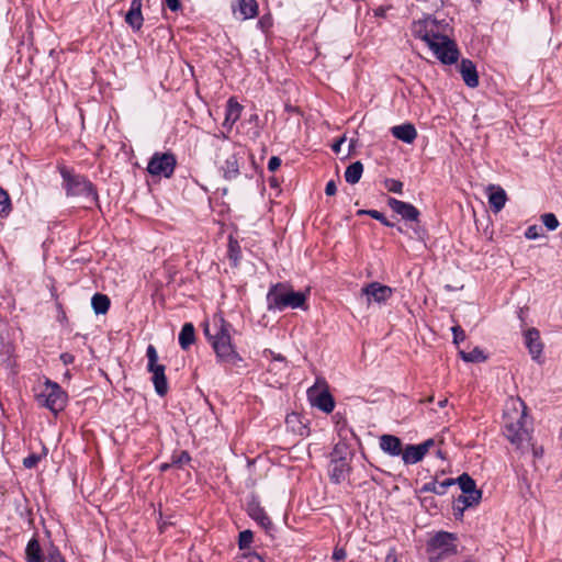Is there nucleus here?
Here are the masks:
<instances>
[{
    "label": "nucleus",
    "instance_id": "obj_46",
    "mask_svg": "<svg viewBox=\"0 0 562 562\" xmlns=\"http://www.w3.org/2000/svg\"><path fill=\"white\" fill-rule=\"evenodd\" d=\"M346 558V551L341 548H336L333 553V559L336 561H341Z\"/></svg>",
    "mask_w": 562,
    "mask_h": 562
},
{
    "label": "nucleus",
    "instance_id": "obj_1",
    "mask_svg": "<svg viewBox=\"0 0 562 562\" xmlns=\"http://www.w3.org/2000/svg\"><path fill=\"white\" fill-rule=\"evenodd\" d=\"M525 404L519 398H509L504 411V435L517 449L529 446L530 432L526 426Z\"/></svg>",
    "mask_w": 562,
    "mask_h": 562
},
{
    "label": "nucleus",
    "instance_id": "obj_41",
    "mask_svg": "<svg viewBox=\"0 0 562 562\" xmlns=\"http://www.w3.org/2000/svg\"><path fill=\"white\" fill-rule=\"evenodd\" d=\"M541 227L537 225L529 226L525 233L528 239H537L541 236Z\"/></svg>",
    "mask_w": 562,
    "mask_h": 562
},
{
    "label": "nucleus",
    "instance_id": "obj_9",
    "mask_svg": "<svg viewBox=\"0 0 562 562\" xmlns=\"http://www.w3.org/2000/svg\"><path fill=\"white\" fill-rule=\"evenodd\" d=\"M37 398L43 406L55 414L63 411L67 403L66 392L56 382L50 380L45 381Z\"/></svg>",
    "mask_w": 562,
    "mask_h": 562
},
{
    "label": "nucleus",
    "instance_id": "obj_25",
    "mask_svg": "<svg viewBox=\"0 0 562 562\" xmlns=\"http://www.w3.org/2000/svg\"><path fill=\"white\" fill-rule=\"evenodd\" d=\"M391 133L395 138L406 144H412L417 137V131L411 123L393 126Z\"/></svg>",
    "mask_w": 562,
    "mask_h": 562
},
{
    "label": "nucleus",
    "instance_id": "obj_47",
    "mask_svg": "<svg viewBox=\"0 0 562 562\" xmlns=\"http://www.w3.org/2000/svg\"><path fill=\"white\" fill-rule=\"evenodd\" d=\"M189 461H190V457H189L188 452H186V451H182L177 459H173V463H179V464L187 463Z\"/></svg>",
    "mask_w": 562,
    "mask_h": 562
},
{
    "label": "nucleus",
    "instance_id": "obj_11",
    "mask_svg": "<svg viewBox=\"0 0 562 562\" xmlns=\"http://www.w3.org/2000/svg\"><path fill=\"white\" fill-rule=\"evenodd\" d=\"M148 359L147 370L153 374L151 381L158 395L164 396L168 392V382L165 374V366L158 363V353L153 345L146 350Z\"/></svg>",
    "mask_w": 562,
    "mask_h": 562
},
{
    "label": "nucleus",
    "instance_id": "obj_19",
    "mask_svg": "<svg viewBox=\"0 0 562 562\" xmlns=\"http://www.w3.org/2000/svg\"><path fill=\"white\" fill-rule=\"evenodd\" d=\"M379 446L384 453L391 457L401 456L403 451L401 439L394 435H382L379 438Z\"/></svg>",
    "mask_w": 562,
    "mask_h": 562
},
{
    "label": "nucleus",
    "instance_id": "obj_55",
    "mask_svg": "<svg viewBox=\"0 0 562 562\" xmlns=\"http://www.w3.org/2000/svg\"><path fill=\"white\" fill-rule=\"evenodd\" d=\"M447 402H448V401H447V398H445V400L440 401V402H439V406H440V407H445V406H446V404H447Z\"/></svg>",
    "mask_w": 562,
    "mask_h": 562
},
{
    "label": "nucleus",
    "instance_id": "obj_21",
    "mask_svg": "<svg viewBox=\"0 0 562 562\" xmlns=\"http://www.w3.org/2000/svg\"><path fill=\"white\" fill-rule=\"evenodd\" d=\"M459 70L463 81L468 87L475 88L479 86V76L473 61L470 59H462L459 65Z\"/></svg>",
    "mask_w": 562,
    "mask_h": 562
},
{
    "label": "nucleus",
    "instance_id": "obj_22",
    "mask_svg": "<svg viewBox=\"0 0 562 562\" xmlns=\"http://www.w3.org/2000/svg\"><path fill=\"white\" fill-rule=\"evenodd\" d=\"M488 192V203L491 205V209L497 213L499 212L507 201L506 192L503 188L499 186L490 184L487 187Z\"/></svg>",
    "mask_w": 562,
    "mask_h": 562
},
{
    "label": "nucleus",
    "instance_id": "obj_24",
    "mask_svg": "<svg viewBox=\"0 0 562 562\" xmlns=\"http://www.w3.org/2000/svg\"><path fill=\"white\" fill-rule=\"evenodd\" d=\"M237 7H233L234 14H239L243 20L252 19L258 13L256 0H236Z\"/></svg>",
    "mask_w": 562,
    "mask_h": 562
},
{
    "label": "nucleus",
    "instance_id": "obj_35",
    "mask_svg": "<svg viewBox=\"0 0 562 562\" xmlns=\"http://www.w3.org/2000/svg\"><path fill=\"white\" fill-rule=\"evenodd\" d=\"M11 211L9 194L0 188V216H7Z\"/></svg>",
    "mask_w": 562,
    "mask_h": 562
},
{
    "label": "nucleus",
    "instance_id": "obj_40",
    "mask_svg": "<svg viewBox=\"0 0 562 562\" xmlns=\"http://www.w3.org/2000/svg\"><path fill=\"white\" fill-rule=\"evenodd\" d=\"M41 458L42 457L40 454L32 453L29 457L24 458L23 465L26 469L35 468L37 465V463L40 462Z\"/></svg>",
    "mask_w": 562,
    "mask_h": 562
},
{
    "label": "nucleus",
    "instance_id": "obj_53",
    "mask_svg": "<svg viewBox=\"0 0 562 562\" xmlns=\"http://www.w3.org/2000/svg\"><path fill=\"white\" fill-rule=\"evenodd\" d=\"M385 562H396L395 554L393 552H390L385 558Z\"/></svg>",
    "mask_w": 562,
    "mask_h": 562
},
{
    "label": "nucleus",
    "instance_id": "obj_36",
    "mask_svg": "<svg viewBox=\"0 0 562 562\" xmlns=\"http://www.w3.org/2000/svg\"><path fill=\"white\" fill-rule=\"evenodd\" d=\"M542 224L549 229L554 231L559 226V221L553 213H544L541 215Z\"/></svg>",
    "mask_w": 562,
    "mask_h": 562
},
{
    "label": "nucleus",
    "instance_id": "obj_45",
    "mask_svg": "<svg viewBox=\"0 0 562 562\" xmlns=\"http://www.w3.org/2000/svg\"><path fill=\"white\" fill-rule=\"evenodd\" d=\"M337 191V187H336V183L335 181L330 180L327 182L326 184V188H325V193L327 195H334Z\"/></svg>",
    "mask_w": 562,
    "mask_h": 562
},
{
    "label": "nucleus",
    "instance_id": "obj_48",
    "mask_svg": "<svg viewBox=\"0 0 562 562\" xmlns=\"http://www.w3.org/2000/svg\"><path fill=\"white\" fill-rule=\"evenodd\" d=\"M60 360L63 361V363L65 366H67V364H70V363L74 362L75 357L72 355L68 353V352H65V353L60 355Z\"/></svg>",
    "mask_w": 562,
    "mask_h": 562
},
{
    "label": "nucleus",
    "instance_id": "obj_13",
    "mask_svg": "<svg viewBox=\"0 0 562 562\" xmlns=\"http://www.w3.org/2000/svg\"><path fill=\"white\" fill-rule=\"evenodd\" d=\"M346 449L347 447L345 443H338L334 448L333 456L337 458H334L330 462L329 475L330 480L336 484H339L342 481H345L350 471L349 464L342 457V453L345 452Z\"/></svg>",
    "mask_w": 562,
    "mask_h": 562
},
{
    "label": "nucleus",
    "instance_id": "obj_37",
    "mask_svg": "<svg viewBox=\"0 0 562 562\" xmlns=\"http://www.w3.org/2000/svg\"><path fill=\"white\" fill-rule=\"evenodd\" d=\"M359 214H368L369 216L381 222L383 225H385L387 227L394 226L393 223L387 221L386 217L381 212H379L376 210H368V211L362 210V211H359Z\"/></svg>",
    "mask_w": 562,
    "mask_h": 562
},
{
    "label": "nucleus",
    "instance_id": "obj_34",
    "mask_svg": "<svg viewBox=\"0 0 562 562\" xmlns=\"http://www.w3.org/2000/svg\"><path fill=\"white\" fill-rule=\"evenodd\" d=\"M460 356L467 362H481L486 359L483 351L477 347H475L469 352L460 351Z\"/></svg>",
    "mask_w": 562,
    "mask_h": 562
},
{
    "label": "nucleus",
    "instance_id": "obj_23",
    "mask_svg": "<svg viewBox=\"0 0 562 562\" xmlns=\"http://www.w3.org/2000/svg\"><path fill=\"white\" fill-rule=\"evenodd\" d=\"M142 0H132L131 8L125 15V22L133 29L138 31L143 25Z\"/></svg>",
    "mask_w": 562,
    "mask_h": 562
},
{
    "label": "nucleus",
    "instance_id": "obj_15",
    "mask_svg": "<svg viewBox=\"0 0 562 562\" xmlns=\"http://www.w3.org/2000/svg\"><path fill=\"white\" fill-rule=\"evenodd\" d=\"M361 293L368 304H382L393 295V289L379 282H371L362 288Z\"/></svg>",
    "mask_w": 562,
    "mask_h": 562
},
{
    "label": "nucleus",
    "instance_id": "obj_39",
    "mask_svg": "<svg viewBox=\"0 0 562 562\" xmlns=\"http://www.w3.org/2000/svg\"><path fill=\"white\" fill-rule=\"evenodd\" d=\"M252 542V532L250 530H244L239 533V548L245 549Z\"/></svg>",
    "mask_w": 562,
    "mask_h": 562
},
{
    "label": "nucleus",
    "instance_id": "obj_20",
    "mask_svg": "<svg viewBox=\"0 0 562 562\" xmlns=\"http://www.w3.org/2000/svg\"><path fill=\"white\" fill-rule=\"evenodd\" d=\"M525 344L533 360H538L542 353L543 345L540 340L539 331L530 328L525 333Z\"/></svg>",
    "mask_w": 562,
    "mask_h": 562
},
{
    "label": "nucleus",
    "instance_id": "obj_28",
    "mask_svg": "<svg viewBox=\"0 0 562 562\" xmlns=\"http://www.w3.org/2000/svg\"><path fill=\"white\" fill-rule=\"evenodd\" d=\"M26 562H44L42 548L36 538H32L25 549Z\"/></svg>",
    "mask_w": 562,
    "mask_h": 562
},
{
    "label": "nucleus",
    "instance_id": "obj_54",
    "mask_svg": "<svg viewBox=\"0 0 562 562\" xmlns=\"http://www.w3.org/2000/svg\"><path fill=\"white\" fill-rule=\"evenodd\" d=\"M169 467H170V464L164 463L160 465V469H161V471H166Z\"/></svg>",
    "mask_w": 562,
    "mask_h": 562
},
{
    "label": "nucleus",
    "instance_id": "obj_7",
    "mask_svg": "<svg viewBox=\"0 0 562 562\" xmlns=\"http://www.w3.org/2000/svg\"><path fill=\"white\" fill-rule=\"evenodd\" d=\"M60 173L64 179V188L68 195H82L87 198L90 203L97 202V193L89 180L82 176L74 175L65 168L61 169Z\"/></svg>",
    "mask_w": 562,
    "mask_h": 562
},
{
    "label": "nucleus",
    "instance_id": "obj_32",
    "mask_svg": "<svg viewBox=\"0 0 562 562\" xmlns=\"http://www.w3.org/2000/svg\"><path fill=\"white\" fill-rule=\"evenodd\" d=\"M91 305L95 314H105L110 307V300L106 295L97 293L91 299Z\"/></svg>",
    "mask_w": 562,
    "mask_h": 562
},
{
    "label": "nucleus",
    "instance_id": "obj_18",
    "mask_svg": "<svg viewBox=\"0 0 562 562\" xmlns=\"http://www.w3.org/2000/svg\"><path fill=\"white\" fill-rule=\"evenodd\" d=\"M241 111L243 105L239 104L235 98H229L226 103L223 127L229 132L233 128L234 124L239 120Z\"/></svg>",
    "mask_w": 562,
    "mask_h": 562
},
{
    "label": "nucleus",
    "instance_id": "obj_49",
    "mask_svg": "<svg viewBox=\"0 0 562 562\" xmlns=\"http://www.w3.org/2000/svg\"><path fill=\"white\" fill-rule=\"evenodd\" d=\"M48 562H65L58 551H54L49 554Z\"/></svg>",
    "mask_w": 562,
    "mask_h": 562
},
{
    "label": "nucleus",
    "instance_id": "obj_4",
    "mask_svg": "<svg viewBox=\"0 0 562 562\" xmlns=\"http://www.w3.org/2000/svg\"><path fill=\"white\" fill-rule=\"evenodd\" d=\"M459 484L462 495L453 503V512L456 516H462L468 507L475 506L480 503L482 492L476 488L474 480L467 473H463L454 480Z\"/></svg>",
    "mask_w": 562,
    "mask_h": 562
},
{
    "label": "nucleus",
    "instance_id": "obj_38",
    "mask_svg": "<svg viewBox=\"0 0 562 562\" xmlns=\"http://www.w3.org/2000/svg\"><path fill=\"white\" fill-rule=\"evenodd\" d=\"M384 187L390 192H394V193H398V194H401L403 191V183L395 179H386L384 181Z\"/></svg>",
    "mask_w": 562,
    "mask_h": 562
},
{
    "label": "nucleus",
    "instance_id": "obj_26",
    "mask_svg": "<svg viewBox=\"0 0 562 562\" xmlns=\"http://www.w3.org/2000/svg\"><path fill=\"white\" fill-rule=\"evenodd\" d=\"M265 357H271V362L269 364L268 371L274 374H279L280 376L284 375L288 370V362L284 357L281 355H276L272 350L266 349L263 351Z\"/></svg>",
    "mask_w": 562,
    "mask_h": 562
},
{
    "label": "nucleus",
    "instance_id": "obj_51",
    "mask_svg": "<svg viewBox=\"0 0 562 562\" xmlns=\"http://www.w3.org/2000/svg\"><path fill=\"white\" fill-rule=\"evenodd\" d=\"M238 248V244L236 240H233L232 238L229 239V250L231 252H234L235 249Z\"/></svg>",
    "mask_w": 562,
    "mask_h": 562
},
{
    "label": "nucleus",
    "instance_id": "obj_16",
    "mask_svg": "<svg viewBox=\"0 0 562 562\" xmlns=\"http://www.w3.org/2000/svg\"><path fill=\"white\" fill-rule=\"evenodd\" d=\"M213 350L216 355L217 362L222 366L239 368L244 361L232 342L214 347Z\"/></svg>",
    "mask_w": 562,
    "mask_h": 562
},
{
    "label": "nucleus",
    "instance_id": "obj_3",
    "mask_svg": "<svg viewBox=\"0 0 562 562\" xmlns=\"http://www.w3.org/2000/svg\"><path fill=\"white\" fill-rule=\"evenodd\" d=\"M308 291L296 292L285 283L272 285L267 294V305L269 310L283 311L286 307L305 308V302Z\"/></svg>",
    "mask_w": 562,
    "mask_h": 562
},
{
    "label": "nucleus",
    "instance_id": "obj_8",
    "mask_svg": "<svg viewBox=\"0 0 562 562\" xmlns=\"http://www.w3.org/2000/svg\"><path fill=\"white\" fill-rule=\"evenodd\" d=\"M243 154V148L233 144L220 148L217 159L226 179H235L239 175V159Z\"/></svg>",
    "mask_w": 562,
    "mask_h": 562
},
{
    "label": "nucleus",
    "instance_id": "obj_42",
    "mask_svg": "<svg viewBox=\"0 0 562 562\" xmlns=\"http://www.w3.org/2000/svg\"><path fill=\"white\" fill-rule=\"evenodd\" d=\"M452 334H453V341L456 344H459L460 341L464 340V338H465L464 331L460 326H453Z\"/></svg>",
    "mask_w": 562,
    "mask_h": 562
},
{
    "label": "nucleus",
    "instance_id": "obj_31",
    "mask_svg": "<svg viewBox=\"0 0 562 562\" xmlns=\"http://www.w3.org/2000/svg\"><path fill=\"white\" fill-rule=\"evenodd\" d=\"M363 172V165L360 161H356L347 167L345 171V179L350 184L359 182Z\"/></svg>",
    "mask_w": 562,
    "mask_h": 562
},
{
    "label": "nucleus",
    "instance_id": "obj_5",
    "mask_svg": "<svg viewBox=\"0 0 562 562\" xmlns=\"http://www.w3.org/2000/svg\"><path fill=\"white\" fill-rule=\"evenodd\" d=\"M427 552L430 562H440L458 553L457 538L453 533L440 531L428 542Z\"/></svg>",
    "mask_w": 562,
    "mask_h": 562
},
{
    "label": "nucleus",
    "instance_id": "obj_33",
    "mask_svg": "<svg viewBox=\"0 0 562 562\" xmlns=\"http://www.w3.org/2000/svg\"><path fill=\"white\" fill-rule=\"evenodd\" d=\"M248 513L251 518H254L258 524H260L265 528H267L271 524L265 510L258 505H250L248 508Z\"/></svg>",
    "mask_w": 562,
    "mask_h": 562
},
{
    "label": "nucleus",
    "instance_id": "obj_12",
    "mask_svg": "<svg viewBox=\"0 0 562 562\" xmlns=\"http://www.w3.org/2000/svg\"><path fill=\"white\" fill-rule=\"evenodd\" d=\"M176 157L170 153H155L149 159L147 171L151 176L170 178L176 168Z\"/></svg>",
    "mask_w": 562,
    "mask_h": 562
},
{
    "label": "nucleus",
    "instance_id": "obj_2",
    "mask_svg": "<svg viewBox=\"0 0 562 562\" xmlns=\"http://www.w3.org/2000/svg\"><path fill=\"white\" fill-rule=\"evenodd\" d=\"M447 29L448 23L434 19V25L428 29V47L442 64L451 65L458 60L459 50L447 35Z\"/></svg>",
    "mask_w": 562,
    "mask_h": 562
},
{
    "label": "nucleus",
    "instance_id": "obj_50",
    "mask_svg": "<svg viewBox=\"0 0 562 562\" xmlns=\"http://www.w3.org/2000/svg\"><path fill=\"white\" fill-rule=\"evenodd\" d=\"M346 140V137L342 136L341 138H339L333 146H331V149L335 151V153H339L340 151V147L341 145L345 143Z\"/></svg>",
    "mask_w": 562,
    "mask_h": 562
},
{
    "label": "nucleus",
    "instance_id": "obj_17",
    "mask_svg": "<svg viewBox=\"0 0 562 562\" xmlns=\"http://www.w3.org/2000/svg\"><path fill=\"white\" fill-rule=\"evenodd\" d=\"M387 205L402 218L406 221L417 222L419 217V211L411 203L400 201L394 198L387 200Z\"/></svg>",
    "mask_w": 562,
    "mask_h": 562
},
{
    "label": "nucleus",
    "instance_id": "obj_30",
    "mask_svg": "<svg viewBox=\"0 0 562 562\" xmlns=\"http://www.w3.org/2000/svg\"><path fill=\"white\" fill-rule=\"evenodd\" d=\"M456 484L454 479H447L442 482L431 481L423 485V492H430L437 495H443L447 492V488L451 485Z\"/></svg>",
    "mask_w": 562,
    "mask_h": 562
},
{
    "label": "nucleus",
    "instance_id": "obj_10",
    "mask_svg": "<svg viewBox=\"0 0 562 562\" xmlns=\"http://www.w3.org/2000/svg\"><path fill=\"white\" fill-rule=\"evenodd\" d=\"M307 398L312 406L319 408L324 413L328 414L334 411L335 402L323 378H317L314 385L308 387Z\"/></svg>",
    "mask_w": 562,
    "mask_h": 562
},
{
    "label": "nucleus",
    "instance_id": "obj_43",
    "mask_svg": "<svg viewBox=\"0 0 562 562\" xmlns=\"http://www.w3.org/2000/svg\"><path fill=\"white\" fill-rule=\"evenodd\" d=\"M281 166V159L277 156H272L270 159H269V162H268V169L270 171H276L279 167Z\"/></svg>",
    "mask_w": 562,
    "mask_h": 562
},
{
    "label": "nucleus",
    "instance_id": "obj_14",
    "mask_svg": "<svg viewBox=\"0 0 562 562\" xmlns=\"http://www.w3.org/2000/svg\"><path fill=\"white\" fill-rule=\"evenodd\" d=\"M435 446L434 439H427L419 445H406L401 453L404 464L411 465L420 462Z\"/></svg>",
    "mask_w": 562,
    "mask_h": 562
},
{
    "label": "nucleus",
    "instance_id": "obj_29",
    "mask_svg": "<svg viewBox=\"0 0 562 562\" xmlns=\"http://www.w3.org/2000/svg\"><path fill=\"white\" fill-rule=\"evenodd\" d=\"M195 340L194 326L191 323H186L179 334V345L182 349L187 350Z\"/></svg>",
    "mask_w": 562,
    "mask_h": 562
},
{
    "label": "nucleus",
    "instance_id": "obj_44",
    "mask_svg": "<svg viewBox=\"0 0 562 562\" xmlns=\"http://www.w3.org/2000/svg\"><path fill=\"white\" fill-rule=\"evenodd\" d=\"M166 5L173 12L181 9L180 0H165Z\"/></svg>",
    "mask_w": 562,
    "mask_h": 562
},
{
    "label": "nucleus",
    "instance_id": "obj_52",
    "mask_svg": "<svg viewBox=\"0 0 562 562\" xmlns=\"http://www.w3.org/2000/svg\"><path fill=\"white\" fill-rule=\"evenodd\" d=\"M250 562H263L260 558V555L254 553L249 555Z\"/></svg>",
    "mask_w": 562,
    "mask_h": 562
},
{
    "label": "nucleus",
    "instance_id": "obj_27",
    "mask_svg": "<svg viewBox=\"0 0 562 562\" xmlns=\"http://www.w3.org/2000/svg\"><path fill=\"white\" fill-rule=\"evenodd\" d=\"M432 25V18L427 16L425 19H420L412 24V33L415 37L420 38L428 45V29Z\"/></svg>",
    "mask_w": 562,
    "mask_h": 562
},
{
    "label": "nucleus",
    "instance_id": "obj_6",
    "mask_svg": "<svg viewBox=\"0 0 562 562\" xmlns=\"http://www.w3.org/2000/svg\"><path fill=\"white\" fill-rule=\"evenodd\" d=\"M233 327L221 314H215L204 323V334L212 348L232 342L231 331Z\"/></svg>",
    "mask_w": 562,
    "mask_h": 562
}]
</instances>
